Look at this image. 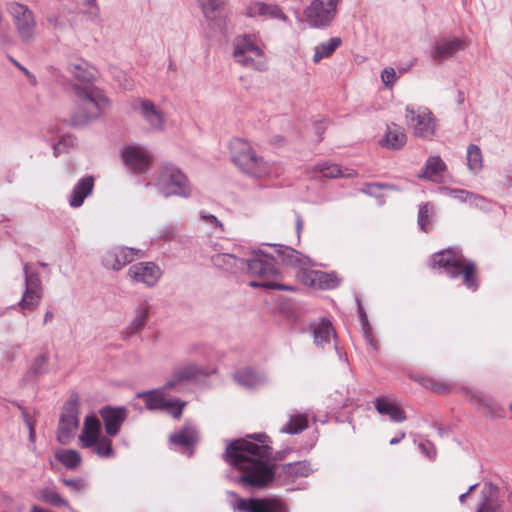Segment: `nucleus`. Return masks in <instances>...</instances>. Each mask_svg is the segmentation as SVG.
Masks as SVG:
<instances>
[{
    "instance_id": "1",
    "label": "nucleus",
    "mask_w": 512,
    "mask_h": 512,
    "mask_svg": "<svg viewBox=\"0 0 512 512\" xmlns=\"http://www.w3.org/2000/svg\"><path fill=\"white\" fill-rule=\"evenodd\" d=\"M259 444L248 439L231 442L225 451V459L242 472L234 481L242 486L264 487L272 481L274 472L269 464L270 448L266 444L265 434L249 435Z\"/></svg>"
},
{
    "instance_id": "2",
    "label": "nucleus",
    "mask_w": 512,
    "mask_h": 512,
    "mask_svg": "<svg viewBox=\"0 0 512 512\" xmlns=\"http://www.w3.org/2000/svg\"><path fill=\"white\" fill-rule=\"evenodd\" d=\"M67 70L81 83L72 85L81 109L73 117L74 124L84 125L99 118L109 108L110 102L102 90L91 85L96 78L95 68L82 58H73L69 61Z\"/></svg>"
},
{
    "instance_id": "3",
    "label": "nucleus",
    "mask_w": 512,
    "mask_h": 512,
    "mask_svg": "<svg viewBox=\"0 0 512 512\" xmlns=\"http://www.w3.org/2000/svg\"><path fill=\"white\" fill-rule=\"evenodd\" d=\"M430 265L434 269H442L450 278L463 276V282L468 289L476 290L478 286L474 263L467 260L459 250L448 249L435 253Z\"/></svg>"
},
{
    "instance_id": "4",
    "label": "nucleus",
    "mask_w": 512,
    "mask_h": 512,
    "mask_svg": "<svg viewBox=\"0 0 512 512\" xmlns=\"http://www.w3.org/2000/svg\"><path fill=\"white\" fill-rule=\"evenodd\" d=\"M247 272L255 280H251L249 285L251 287H262L267 289H278L294 291V287L290 285H283L278 282L280 272L275 265V259L264 251H259L247 260Z\"/></svg>"
},
{
    "instance_id": "5",
    "label": "nucleus",
    "mask_w": 512,
    "mask_h": 512,
    "mask_svg": "<svg viewBox=\"0 0 512 512\" xmlns=\"http://www.w3.org/2000/svg\"><path fill=\"white\" fill-rule=\"evenodd\" d=\"M146 186L155 187L166 199L172 196L188 199L194 190L188 176L173 164L161 166L154 181L148 182Z\"/></svg>"
},
{
    "instance_id": "6",
    "label": "nucleus",
    "mask_w": 512,
    "mask_h": 512,
    "mask_svg": "<svg viewBox=\"0 0 512 512\" xmlns=\"http://www.w3.org/2000/svg\"><path fill=\"white\" fill-rule=\"evenodd\" d=\"M229 148L233 162L246 174L259 178L271 172L270 165L257 156L249 142L236 138L230 142Z\"/></svg>"
},
{
    "instance_id": "7",
    "label": "nucleus",
    "mask_w": 512,
    "mask_h": 512,
    "mask_svg": "<svg viewBox=\"0 0 512 512\" xmlns=\"http://www.w3.org/2000/svg\"><path fill=\"white\" fill-rule=\"evenodd\" d=\"M233 58L243 67L263 71L266 69L265 53L256 35L244 34L233 41Z\"/></svg>"
},
{
    "instance_id": "8",
    "label": "nucleus",
    "mask_w": 512,
    "mask_h": 512,
    "mask_svg": "<svg viewBox=\"0 0 512 512\" xmlns=\"http://www.w3.org/2000/svg\"><path fill=\"white\" fill-rule=\"evenodd\" d=\"M78 440L81 448L91 449L100 458L115 456L112 440L102 435L101 423L95 416L85 418Z\"/></svg>"
},
{
    "instance_id": "9",
    "label": "nucleus",
    "mask_w": 512,
    "mask_h": 512,
    "mask_svg": "<svg viewBox=\"0 0 512 512\" xmlns=\"http://www.w3.org/2000/svg\"><path fill=\"white\" fill-rule=\"evenodd\" d=\"M343 0H311L303 10L305 23L313 29H326L337 17Z\"/></svg>"
},
{
    "instance_id": "10",
    "label": "nucleus",
    "mask_w": 512,
    "mask_h": 512,
    "mask_svg": "<svg viewBox=\"0 0 512 512\" xmlns=\"http://www.w3.org/2000/svg\"><path fill=\"white\" fill-rule=\"evenodd\" d=\"M405 122L416 137L431 139L435 135L437 120L427 107L414 105L406 106Z\"/></svg>"
},
{
    "instance_id": "11",
    "label": "nucleus",
    "mask_w": 512,
    "mask_h": 512,
    "mask_svg": "<svg viewBox=\"0 0 512 512\" xmlns=\"http://www.w3.org/2000/svg\"><path fill=\"white\" fill-rule=\"evenodd\" d=\"M172 388L167 387V383L155 390L139 393L138 397L143 398L147 409L149 410H163L171 414L174 418H179L182 415V410L186 405L176 398L167 397L166 391Z\"/></svg>"
},
{
    "instance_id": "12",
    "label": "nucleus",
    "mask_w": 512,
    "mask_h": 512,
    "mask_svg": "<svg viewBox=\"0 0 512 512\" xmlns=\"http://www.w3.org/2000/svg\"><path fill=\"white\" fill-rule=\"evenodd\" d=\"M7 11L13 19L19 37L25 42L32 41L37 27L33 12L28 6L18 2L8 3Z\"/></svg>"
},
{
    "instance_id": "13",
    "label": "nucleus",
    "mask_w": 512,
    "mask_h": 512,
    "mask_svg": "<svg viewBox=\"0 0 512 512\" xmlns=\"http://www.w3.org/2000/svg\"><path fill=\"white\" fill-rule=\"evenodd\" d=\"M132 110L147 124L152 132H162L166 127L164 111L148 98L138 97L132 100Z\"/></svg>"
},
{
    "instance_id": "14",
    "label": "nucleus",
    "mask_w": 512,
    "mask_h": 512,
    "mask_svg": "<svg viewBox=\"0 0 512 512\" xmlns=\"http://www.w3.org/2000/svg\"><path fill=\"white\" fill-rule=\"evenodd\" d=\"M124 166L133 173H145L153 160L151 152L139 144H130L120 151Z\"/></svg>"
},
{
    "instance_id": "15",
    "label": "nucleus",
    "mask_w": 512,
    "mask_h": 512,
    "mask_svg": "<svg viewBox=\"0 0 512 512\" xmlns=\"http://www.w3.org/2000/svg\"><path fill=\"white\" fill-rule=\"evenodd\" d=\"M231 494L235 497L232 507L239 512H288L286 505L276 498H241Z\"/></svg>"
},
{
    "instance_id": "16",
    "label": "nucleus",
    "mask_w": 512,
    "mask_h": 512,
    "mask_svg": "<svg viewBox=\"0 0 512 512\" xmlns=\"http://www.w3.org/2000/svg\"><path fill=\"white\" fill-rule=\"evenodd\" d=\"M296 278L302 284L316 289L329 290L338 287L341 278L335 272L302 269L296 273Z\"/></svg>"
},
{
    "instance_id": "17",
    "label": "nucleus",
    "mask_w": 512,
    "mask_h": 512,
    "mask_svg": "<svg viewBox=\"0 0 512 512\" xmlns=\"http://www.w3.org/2000/svg\"><path fill=\"white\" fill-rule=\"evenodd\" d=\"M128 277L132 283L142 284L147 288H152L160 281L162 270L154 262H139L130 266L128 269Z\"/></svg>"
},
{
    "instance_id": "18",
    "label": "nucleus",
    "mask_w": 512,
    "mask_h": 512,
    "mask_svg": "<svg viewBox=\"0 0 512 512\" xmlns=\"http://www.w3.org/2000/svg\"><path fill=\"white\" fill-rule=\"evenodd\" d=\"M24 275L25 291L19 306L22 309L32 310L38 305L42 297L41 281L37 272L30 265L24 266Z\"/></svg>"
},
{
    "instance_id": "19",
    "label": "nucleus",
    "mask_w": 512,
    "mask_h": 512,
    "mask_svg": "<svg viewBox=\"0 0 512 512\" xmlns=\"http://www.w3.org/2000/svg\"><path fill=\"white\" fill-rule=\"evenodd\" d=\"M78 426V408L74 404L66 405L59 420L57 430L58 442L63 445L70 443L75 436Z\"/></svg>"
},
{
    "instance_id": "20",
    "label": "nucleus",
    "mask_w": 512,
    "mask_h": 512,
    "mask_svg": "<svg viewBox=\"0 0 512 512\" xmlns=\"http://www.w3.org/2000/svg\"><path fill=\"white\" fill-rule=\"evenodd\" d=\"M137 256H143L139 249L130 247H113L105 252L102 256V264L114 271L122 269L126 264L130 263Z\"/></svg>"
},
{
    "instance_id": "21",
    "label": "nucleus",
    "mask_w": 512,
    "mask_h": 512,
    "mask_svg": "<svg viewBox=\"0 0 512 512\" xmlns=\"http://www.w3.org/2000/svg\"><path fill=\"white\" fill-rule=\"evenodd\" d=\"M243 14L250 18L263 17L287 22L288 17L282 9L273 3H266L259 0L248 1L243 8Z\"/></svg>"
},
{
    "instance_id": "22",
    "label": "nucleus",
    "mask_w": 512,
    "mask_h": 512,
    "mask_svg": "<svg viewBox=\"0 0 512 512\" xmlns=\"http://www.w3.org/2000/svg\"><path fill=\"white\" fill-rule=\"evenodd\" d=\"M465 49L466 44L462 39L457 37H443L434 43L431 50V57L436 61H445Z\"/></svg>"
},
{
    "instance_id": "23",
    "label": "nucleus",
    "mask_w": 512,
    "mask_h": 512,
    "mask_svg": "<svg viewBox=\"0 0 512 512\" xmlns=\"http://www.w3.org/2000/svg\"><path fill=\"white\" fill-rule=\"evenodd\" d=\"M100 416L103 420L106 434L110 437L116 436L124 421L128 416L125 407L106 406L100 410Z\"/></svg>"
},
{
    "instance_id": "24",
    "label": "nucleus",
    "mask_w": 512,
    "mask_h": 512,
    "mask_svg": "<svg viewBox=\"0 0 512 512\" xmlns=\"http://www.w3.org/2000/svg\"><path fill=\"white\" fill-rule=\"evenodd\" d=\"M209 373V369L195 363H185L175 368L171 379L167 382V387L175 389L182 382L190 381L200 375H208Z\"/></svg>"
},
{
    "instance_id": "25",
    "label": "nucleus",
    "mask_w": 512,
    "mask_h": 512,
    "mask_svg": "<svg viewBox=\"0 0 512 512\" xmlns=\"http://www.w3.org/2000/svg\"><path fill=\"white\" fill-rule=\"evenodd\" d=\"M375 409L380 415L388 416L393 422L400 423L407 418L398 401L390 396L376 398Z\"/></svg>"
},
{
    "instance_id": "26",
    "label": "nucleus",
    "mask_w": 512,
    "mask_h": 512,
    "mask_svg": "<svg viewBox=\"0 0 512 512\" xmlns=\"http://www.w3.org/2000/svg\"><path fill=\"white\" fill-rule=\"evenodd\" d=\"M94 184V178L92 176H85L79 179L68 195L69 206L72 208L81 207L85 199L92 194Z\"/></svg>"
},
{
    "instance_id": "27",
    "label": "nucleus",
    "mask_w": 512,
    "mask_h": 512,
    "mask_svg": "<svg viewBox=\"0 0 512 512\" xmlns=\"http://www.w3.org/2000/svg\"><path fill=\"white\" fill-rule=\"evenodd\" d=\"M406 141L407 136L404 129L395 123H390L379 144L386 149L399 150L406 144Z\"/></svg>"
},
{
    "instance_id": "28",
    "label": "nucleus",
    "mask_w": 512,
    "mask_h": 512,
    "mask_svg": "<svg viewBox=\"0 0 512 512\" xmlns=\"http://www.w3.org/2000/svg\"><path fill=\"white\" fill-rule=\"evenodd\" d=\"M277 252V258L286 266L297 268L299 272L302 269H308V266L314 265L311 259L300 252L290 248L282 247Z\"/></svg>"
},
{
    "instance_id": "29",
    "label": "nucleus",
    "mask_w": 512,
    "mask_h": 512,
    "mask_svg": "<svg viewBox=\"0 0 512 512\" xmlns=\"http://www.w3.org/2000/svg\"><path fill=\"white\" fill-rule=\"evenodd\" d=\"M235 381L247 388H258L269 382V377L262 371L252 368H243L234 374Z\"/></svg>"
},
{
    "instance_id": "30",
    "label": "nucleus",
    "mask_w": 512,
    "mask_h": 512,
    "mask_svg": "<svg viewBox=\"0 0 512 512\" xmlns=\"http://www.w3.org/2000/svg\"><path fill=\"white\" fill-rule=\"evenodd\" d=\"M311 328L314 342L318 346L331 345L332 341L336 339L335 330L328 319L322 318L314 321Z\"/></svg>"
},
{
    "instance_id": "31",
    "label": "nucleus",
    "mask_w": 512,
    "mask_h": 512,
    "mask_svg": "<svg viewBox=\"0 0 512 512\" xmlns=\"http://www.w3.org/2000/svg\"><path fill=\"white\" fill-rule=\"evenodd\" d=\"M481 495V500L476 512H500L501 502L496 486L490 483L485 484L482 488Z\"/></svg>"
},
{
    "instance_id": "32",
    "label": "nucleus",
    "mask_w": 512,
    "mask_h": 512,
    "mask_svg": "<svg viewBox=\"0 0 512 512\" xmlns=\"http://www.w3.org/2000/svg\"><path fill=\"white\" fill-rule=\"evenodd\" d=\"M447 166L439 156H430L419 173V177L435 182H442L443 174L446 171Z\"/></svg>"
},
{
    "instance_id": "33",
    "label": "nucleus",
    "mask_w": 512,
    "mask_h": 512,
    "mask_svg": "<svg viewBox=\"0 0 512 512\" xmlns=\"http://www.w3.org/2000/svg\"><path fill=\"white\" fill-rule=\"evenodd\" d=\"M341 45L342 39L337 36L320 42L313 48V63L318 64L321 60L331 57Z\"/></svg>"
},
{
    "instance_id": "34",
    "label": "nucleus",
    "mask_w": 512,
    "mask_h": 512,
    "mask_svg": "<svg viewBox=\"0 0 512 512\" xmlns=\"http://www.w3.org/2000/svg\"><path fill=\"white\" fill-rule=\"evenodd\" d=\"M170 441L174 445L188 449L197 442V431L192 426H186L179 432L172 434L170 436Z\"/></svg>"
},
{
    "instance_id": "35",
    "label": "nucleus",
    "mask_w": 512,
    "mask_h": 512,
    "mask_svg": "<svg viewBox=\"0 0 512 512\" xmlns=\"http://www.w3.org/2000/svg\"><path fill=\"white\" fill-rule=\"evenodd\" d=\"M313 472L311 464L307 461L288 463L283 466V473L290 480L307 477Z\"/></svg>"
},
{
    "instance_id": "36",
    "label": "nucleus",
    "mask_w": 512,
    "mask_h": 512,
    "mask_svg": "<svg viewBox=\"0 0 512 512\" xmlns=\"http://www.w3.org/2000/svg\"><path fill=\"white\" fill-rule=\"evenodd\" d=\"M55 458L68 469L77 468L82 461L80 453L74 449H59Z\"/></svg>"
},
{
    "instance_id": "37",
    "label": "nucleus",
    "mask_w": 512,
    "mask_h": 512,
    "mask_svg": "<svg viewBox=\"0 0 512 512\" xmlns=\"http://www.w3.org/2000/svg\"><path fill=\"white\" fill-rule=\"evenodd\" d=\"M467 168L473 174H478L483 167V158L480 148L477 145L470 144L466 153Z\"/></svg>"
},
{
    "instance_id": "38",
    "label": "nucleus",
    "mask_w": 512,
    "mask_h": 512,
    "mask_svg": "<svg viewBox=\"0 0 512 512\" xmlns=\"http://www.w3.org/2000/svg\"><path fill=\"white\" fill-rule=\"evenodd\" d=\"M39 498L41 501L54 507H69V502L52 487H44L40 489Z\"/></svg>"
},
{
    "instance_id": "39",
    "label": "nucleus",
    "mask_w": 512,
    "mask_h": 512,
    "mask_svg": "<svg viewBox=\"0 0 512 512\" xmlns=\"http://www.w3.org/2000/svg\"><path fill=\"white\" fill-rule=\"evenodd\" d=\"M211 261L214 266L226 271H232L239 263H242V260L229 253L215 254L211 257Z\"/></svg>"
},
{
    "instance_id": "40",
    "label": "nucleus",
    "mask_w": 512,
    "mask_h": 512,
    "mask_svg": "<svg viewBox=\"0 0 512 512\" xmlns=\"http://www.w3.org/2000/svg\"><path fill=\"white\" fill-rule=\"evenodd\" d=\"M199 218L202 224L210 229L211 234L218 236L225 232L223 223L215 215L201 210L199 212Z\"/></svg>"
},
{
    "instance_id": "41",
    "label": "nucleus",
    "mask_w": 512,
    "mask_h": 512,
    "mask_svg": "<svg viewBox=\"0 0 512 512\" xmlns=\"http://www.w3.org/2000/svg\"><path fill=\"white\" fill-rule=\"evenodd\" d=\"M315 170L326 178L350 177L351 173H345L338 165L324 162L317 164Z\"/></svg>"
},
{
    "instance_id": "42",
    "label": "nucleus",
    "mask_w": 512,
    "mask_h": 512,
    "mask_svg": "<svg viewBox=\"0 0 512 512\" xmlns=\"http://www.w3.org/2000/svg\"><path fill=\"white\" fill-rule=\"evenodd\" d=\"M434 207L430 203H424L419 206L418 225L421 230L427 232L431 229V219Z\"/></svg>"
},
{
    "instance_id": "43",
    "label": "nucleus",
    "mask_w": 512,
    "mask_h": 512,
    "mask_svg": "<svg viewBox=\"0 0 512 512\" xmlns=\"http://www.w3.org/2000/svg\"><path fill=\"white\" fill-rule=\"evenodd\" d=\"M307 427V417L305 415L292 416L289 422L281 428V432L288 434H297Z\"/></svg>"
},
{
    "instance_id": "44",
    "label": "nucleus",
    "mask_w": 512,
    "mask_h": 512,
    "mask_svg": "<svg viewBox=\"0 0 512 512\" xmlns=\"http://www.w3.org/2000/svg\"><path fill=\"white\" fill-rule=\"evenodd\" d=\"M48 362V354L46 352L38 353L30 363L27 371L29 377H35L42 374L45 371L46 364Z\"/></svg>"
},
{
    "instance_id": "45",
    "label": "nucleus",
    "mask_w": 512,
    "mask_h": 512,
    "mask_svg": "<svg viewBox=\"0 0 512 512\" xmlns=\"http://www.w3.org/2000/svg\"><path fill=\"white\" fill-rule=\"evenodd\" d=\"M148 317V308L146 306H139L135 310V316L129 326L131 333L139 331L145 324Z\"/></svg>"
},
{
    "instance_id": "46",
    "label": "nucleus",
    "mask_w": 512,
    "mask_h": 512,
    "mask_svg": "<svg viewBox=\"0 0 512 512\" xmlns=\"http://www.w3.org/2000/svg\"><path fill=\"white\" fill-rule=\"evenodd\" d=\"M438 192L443 196L450 197V198H452L460 203H464V204H466V200H467L468 193H469L468 190L455 189V188H450V187H446V186L439 187Z\"/></svg>"
},
{
    "instance_id": "47",
    "label": "nucleus",
    "mask_w": 512,
    "mask_h": 512,
    "mask_svg": "<svg viewBox=\"0 0 512 512\" xmlns=\"http://www.w3.org/2000/svg\"><path fill=\"white\" fill-rule=\"evenodd\" d=\"M381 81L387 89H392L397 83L399 76L393 67H385L381 72Z\"/></svg>"
},
{
    "instance_id": "48",
    "label": "nucleus",
    "mask_w": 512,
    "mask_h": 512,
    "mask_svg": "<svg viewBox=\"0 0 512 512\" xmlns=\"http://www.w3.org/2000/svg\"><path fill=\"white\" fill-rule=\"evenodd\" d=\"M466 204H468L471 207L482 209V210L489 209V201L487 199H485L481 195L475 194L470 191L468 193Z\"/></svg>"
},
{
    "instance_id": "49",
    "label": "nucleus",
    "mask_w": 512,
    "mask_h": 512,
    "mask_svg": "<svg viewBox=\"0 0 512 512\" xmlns=\"http://www.w3.org/2000/svg\"><path fill=\"white\" fill-rule=\"evenodd\" d=\"M423 385L429 389L435 390L439 393H446L450 391L451 385L444 380L426 379Z\"/></svg>"
},
{
    "instance_id": "50",
    "label": "nucleus",
    "mask_w": 512,
    "mask_h": 512,
    "mask_svg": "<svg viewBox=\"0 0 512 512\" xmlns=\"http://www.w3.org/2000/svg\"><path fill=\"white\" fill-rule=\"evenodd\" d=\"M175 228L172 225L162 226L155 237L151 239V242H158L161 240L167 241L172 239L175 236Z\"/></svg>"
},
{
    "instance_id": "51",
    "label": "nucleus",
    "mask_w": 512,
    "mask_h": 512,
    "mask_svg": "<svg viewBox=\"0 0 512 512\" xmlns=\"http://www.w3.org/2000/svg\"><path fill=\"white\" fill-rule=\"evenodd\" d=\"M202 7L203 13L207 17L209 13H212L218 9H220L224 0H197Z\"/></svg>"
},
{
    "instance_id": "52",
    "label": "nucleus",
    "mask_w": 512,
    "mask_h": 512,
    "mask_svg": "<svg viewBox=\"0 0 512 512\" xmlns=\"http://www.w3.org/2000/svg\"><path fill=\"white\" fill-rule=\"evenodd\" d=\"M360 317H361V322H362V327H363V332H364V337H365V340L367 341V343L371 346V348L373 350H376V345L373 341V338H372V335H371V332H370V327L367 323V317L365 315V313L360 309Z\"/></svg>"
},
{
    "instance_id": "53",
    "label": "nucleus",
    "mask_w": 512,
    "mask_h": 512,
    "mask_svg": "<svg viewBox=\"0 0 512 512\" xmlns=\"http://www.w3.org/2000/svg\"><path fill=\"white\" fill-rule=\"evenodd\" d=\"M118 82L124 90H131L134 87V80L125 73L119 74Z\"/></svg>"
},
{
    "instance_id": "54",
    "label": "nucleus",
    "mask_w": 512,
    "mask_h": 512,
    "mask_svg": "<svg viewBox=\"0 0 512 512\" xmlns=\"http://www.w3.org/2000/svg\"><path fill=\"white\" fill-rule=\"evenodd\" d=\"M63 484L65 486L71 487L75 490H81L84 488V484L82 482L77 481V480H72V479H64Z\"/></svg>"
},
{
    "instance_id": "55",
    "label": "nucleus",
    "mask_w": 512,
    "mask_h": 512,
    "mask_svg": "<svg viewBox=\"0 0 512 512\" xmlns=\"http://www.w3.org/2000/svg\"><path fill=\"white\" fill-rule=\"evenodd\" d=\"M65 145V141H59L53 144V153L57 157L62 152V147Z\"/></svg>"
},
{
    "instance_id": "56",
    "label": "nucleus",
    "mask_w": 512,
    "mask_h": 512,
    "mask_svg": "<svg viewBox=\"0 0 512 512\" xmlns=\"http://www.w3.org/2000/svg\"><path fill=\"white\" fill-rule=\"evenodd\" d=\"M475 487H476V484L471 485L465 493H463L459 496V501L461 503H464L466 497L475 489Z\"/></svg>"
},
{
    "instance_id": "57",
    "label": "nucleus",
    "mask_w": 512,
    "mask_h": 512,
    "mask_svg": "<svg viewBox=\"0 0 512 512\" xmlns=\"http://www.w3.org/2000/svg\"><path fill=\"white\" fill-rule=\"evenodd\" d=\"M405 432H400L399 435L397 437H394L390 440V444L391 445H396L398 444L402 439L405 438Z\"/></svg>"
},
{
    "instance_id": "58",
    "label": "nucleus",
    "mask_w": 512,
    "mask_h": 512,
    "mask_svg": "<svg viewBox=\"0 0 512 512\" xmlns=\"http://www.w3.org/2000/svg\"><path fill=\"white\" fill-rule=\"evenodd\" d=\"M419 448L421 449V451L423 453H425L430 459H434L435 458V452L433 453H430L427 448H426V445L425 444H420L419 445Z\"/></svg>"
},
{
    "instance_id": "59",
    "label": "nucleus",
    "mask_w": 512,
    "mask_h": 512,
    "mask_svg": "<svg viewBox=\"0 0 512 512\" xmlns=\"http://www.w3.org/2000/svg\"><path fill=\"white\" fill-rule=\"evenodd\" d=\"M54 315L51 311H47L44 315V322L48 323L53 319Z\"/></svg>"
},
{
    "instance_id": "60",
    "label": "nucleus",
    "mask_w": 512,
    "mask_h": 512,
    "mask_svg": "<svg viewBox=\"0 0 512 512\" xmlns=\"http://www.w3.org/2000/svg\"><path fill=\"white\" fill-rule=\"evenodd\" d=\"M302 219L300 216H297V219H296V229H297V232L300 233V230L302 229Z\"/></svg>"
},
{
    "instance_id": "61",
    "label": "nucleus",
    "mask_w": 512,
    "mask_h": 512,
    "mask_svg": "<svg viewBox=\"0 0 512 512\" xmlns=\"http://www.w3.org/2000/svg\"><path fill=\"white\" fill-rule=\"evenodd\" d=\"M86 3H87V5H89L91 7L96 6V0H86Z\"/></svg>"
},
{
    "instance_id": "62",
    "label": "nucleus",
    "mask_w": 512,
    "mask_h": 512,
    "mask_svg": "<svg viewBox=\"0 0 512 512\" xmlns=\"http://www.w3.org/2000/svg\"><path fill=\"white\" fill-rule=\"evenodd\" d=\"M47 21H48L50 24H53V23L56 21V19H55L54 17L50 16V17H48V18H47Z\"/></svg>"
},
{
    "instance_id": "63",
    "label": "nucleus",
    "mask_w": 512,
    "mask_h": 512,
    "mask_svg": "<svg viewBox=\"0 0 512 512\" xmlns=\"http://www.w3.org/2000/svg\"><path fill=\"white\" fill-rule=\"evenodd\" d=\"M71 512H76L70 505L67 507Z\"/></svg>"
},
{
    "instance_id": "64",
    "label": "nucleus",
    "mask_w": 512,
    "mask_h": 512,
    "mask_svg": "<svg viewBox=\"0 0 512 512\" xmlns=\"http://www.w3.org/2000/svg\"><path fill=\"white\" fill-rule=\"evenodd\" d=\"M30 435H31V437H33V430L31 427H30Z\"/></svg>"
}]
</instances>
